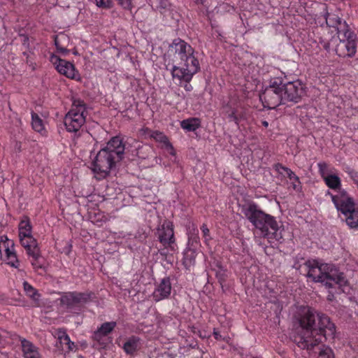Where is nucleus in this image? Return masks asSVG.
I'll list each match as a JSON object with an SVG mask.
<instances>
[{
  "label": "nucleus",
  "instance_id": "9d476101",
  "mask_svg": "<svg viewBox=\"0 0 358 358\" xmlns=\"http://www.w3.org/2000/svg\"><path fill=\"white\" fill-rule=\"evenodd\" d=\"M243 213L248 220L258 229H265L266 213L255 203H250L243 208Z\"/></svg>",
  "mask_w": 358,
  "mask_h": 358
},
{
  "label": "nucleus",
  "instance_id": "c85d7f7f",
  "mask_svg": "<svg viewBox=\"0 0 358 358\" xmlns=\"http://www.w3.org/2000/svg\"><path fill=\"white\" fill-rule=\"evenodd\" d=\"M317 358H334V354L330 347L322 345L320 349Z\"/></svg>",
  "mask_w": 358,
  "mask_h": 358
},
{
  "label": "nucleus",
  "instance_id": "b1692460",
  "mask_svg": "<svg viewBox=\"0 0 358 358\" xmlns=\"http://www.w3.org/2000/svg\"><path fill=\"white\" fill-rule=\"evenodd\" d=\"M325 185L333 190L340 191V189H344L342 188L341 180L340 177L334 173H331L328 176H326L323 180Z\"/></svg>",
  "mask_w": 358,
  "mask_h": 358
},
{
  "label": "nucleus",
  "instance_id": "393cba45",
  "mask_svg": "<svg viewBox=\"0 0 358 358\" xmlns=\"http://www.w3.org/2000/svg\"><path fill=\"white\" fill-rule=\"evenodd\" d=\"M201 126V121L199 118L191 117L182 120L180 122L182 129L187 131H194Z\"/></svg>",
  "mask_w": 358,
  "mask_h": 358
},
{
  "label": "nucleus",
  "instance_id": "6ab92c4d",
  "mask_svg": "<svg viewBox=\"0 0 358 358\" xmlns=\"http://www.w3.org/2000/svg\"><path fill=\"white\" fill-rule=\"evenodd\" d=\"M29 257L32 258L31 263L35 270L42 268L43 267L42 257L41 256L40 249L37 245L28 248L26 249Z\"/></svg>",
  "mask_w": 358,
  "mask_h": 358
},
{
  "label": "nucleus",
  "instance_id": "a211bd4d",
  "mask_svg": "<svg viewBox=\"0 0 358 358\" xmlns=\"http://www.w3.org/2000/svg\"><path fill=\"white\" fill-rule=\"evenodd\" d=\"M24 358H41L38 348L31 341L20 338Z\"/></svg>",
  "mask_w": 358,
  "mask_h": 358
},
{
  "label": "nucleus",
  "instance_id": "4468645a",
  "mask_svg": "<svg viewBox=\"0 0 358 358\" xmlns=\"http://www.w3.org/2000/svg\"><path fill=\"white\" fill-rule=\"evenodd\" d=\"M4 250L6 263L12 267L18 268L20 263L15 252L13 241L8 239L7 236H1L0 250Z\"/></svg>",
  "mask_w": 358,
  "mask_h": 358
},
{
  "label": "nucleus",
  "instance_id": "a878e982",
  "mask_svg": "<svg viewBox=\"0 0 358 358\" xmlns=\"http://www.w3.org/2000/svg\"><path fill=\"white\" fill-rule=\"evenodd\" d=\"M31 125L36 131L42 135H45L46 134V130L43 120L35 113H31Z\"/></svg>",
  "mask_w": 358,
  "mask_h": 358
},
{
  "label": "nucleus",
  "instance_id": "a19ab883",
  "mask_svg": "<svg viewBox=\"0 0 358 358\" xmlns=\"http://www.w3.org/2000/svg\"><path fill=\"white\" fill-rule=\"evenodd\" d=\"M66 346H67L68 350L70 351H73V350H76V348L75 343L73 342H72L71 341H69V343L66 344Z\"/></svg>",
  "mask_w": 358,
  "mask_h": 358
},
{
  "label": "nucleus",
  "instance_id": "412c9836",
  "mask_svg": "<svg viewBox=\"0 0 358 358\" xmlns=\"http://www.w3.org/2000/svg\"><path fill=\"white\" fill-rule=\"evenodd\" d=\"M23 289L27 296L33 301L35 306H39L41 294L38 290L27 281L23 282Z\"/></svg>",
  "mask_w": 358,
  "mask_h": 358
},
{
  "label": "nucleus",
  "instance_id": "f704fd0d",
  "mask_svg": "<svg viewBox=\"0 0 358 358\" xmlns=\"http://www.w3.org/2000/svg\"><path fill=\"white\" fill-rule=\"evenodd\" d=\"M96 5L102 8H109L112 6V0H94Z\"/></svg>",
  "mask_w": 358,
  "mask_h": 358
},
{
  "label": "nucleus",
  "instance_id": "7ed1b4c3",
  "mask_svg": "<svg viewBox=\"0 0 358 358\" xmlns=\"http://www.w3.org/2000/svg\"><path fill=\"white\" fill-rule=\"evenodd\" d=\"M124 150L121 138L115 136L99 151L92 164V171L98 179L107 176L117 163L123 159Z\"/></svg>",
  "mask_w": 358,
  "mask_h": 358
},
{
  "label": "nucleus",
  "instance_id": "c03bdc74",
  "mask_svg": "<svg viewBox=\"0 0 358 358\" xmlns=\"http://www.w3.org/2000/svg\"><path fill=\"white\" fill-rule=\"evenodd\" d=\"M262 124L265 127H268V122L266 120L262 121Z\"/></svg>",
  "mask_w": 358,
  "mask_h": 358
},
{
  "label": "nucleus",
  "instance_id": "1a4fd4ad",
  "mask_svg": "<svg viewBox=\"0 0 358 358\" xmlns=\"http://www.w3.org/2000/svg\"><path fill=\"white\" fill-rule=\"evenodd\" d=\"M281 90L285 104L289 101L298 103L304 94L303 85L299 80L285 84L281 83Z\"/></svg>",
  "mask_w": 358,
  "mask_h": 358
},
{
  "label": "nucleus",
  "instance_id": "bb28decb",
  "mask_svg": "<svg viewBox=\"0 0 358 358\" xmlns=\"http://www.w3.org/2000/svg\"><path fill=\"white\" fill-rule=\"evenodd\" d=\"M320 10L323 13L322 19L318 17V20L320 21L322 20L324 21L325 22H327L328 20H329L333 22H341V19L337 15L334 14H330L328 13L327 8L325 4H321L320 6Z\"/></svg>",
  "mask_w": 358,
  "mask_h": 358
},
{
  "label": "nucleus",
  "instance_id": "ea45409f",
  "mask_svg": "<svg viewBox=\"0 0 358 358\" xmlns=\"http://www.w3.org/2000/svg\"><path fill=\"white\" fill-rule=\"evenodd\" d=\"M55 45L57 47V51L59 53H61L62 55H67L69 53V51L66 48L61 47V46L59 45V43H58V41H57V39H55Z\"/></svg>",
  "mask_w": 358,
  "mask_h": 358
},
{
  "label": "nucleus",
  "instance_id": "c9c22d12",
  "mask_svg": "<svg viewBox=\"0 0 358 358\" xmlns=\"http://www.w3.org/2000/svg\"><path fill=\"white\" fill-rule=\"evenodd\" d=\"M58 339L61 344L66 345L69 343L71 341L70 337L66 334L65 331H59L58 335Z\"/></svg>",
  "mask_w": 358,
  "mask_h": 358
},
{
  "label": "nucleus",
  "instance_id": "f8f14e48",
  "mask_svg": "<svg viewBox=\"0 0 358 358\" xmlns=\"http://www.w3.org/2000/svg\"><path fill=\"white\" fill-rule=\"evenodd\" d=\"M50 60L60 74H62L71 79L76 78L77 72L72 63L62 59L54 54L50 56Z\"/></svg>",
  "mask_w": 358,
  "mask_h": 358
},
{
  "label": "nucleus",
  "instance_id": "0eeeda50",
  "mask_svg": "<svg viewBox=\"0 0 358 358\" xmlns=\"http://www.w3.org/2000/svg\"><path fill=\"white\" fill-rule=\"evenodd\" d=\"M264 107L270 109L275 108L280 104H285L281 90V82L274 80L271 83L264 92L259 96Z\"/></svg>",
  "mask_w": 358,
  "mask_h": 358
},
{
  "label": "nucleus",
  "instance_id": "4c0bfd02",
  "mask_svg": "<svg viewBox=\"0 0 358 358\" xmlns=\"http://www.w3.org/2000/svg\"><path fill=\"white\" fill-rule=\"evenodd\" d=\"M275 170L279 173L282 175L284 173H287V170H289V169L287 167L284 166L281 164H276L274 166Z\"/></svg>",
  "mask_w": 358,
  "mask_h": 358
},
{
  "label": "nucleus",
  "instance_id": "6e6552de",
  "mask_svg": "<svg viewBox=\"0 0 358 358\" xmlns=\"http://www.w3.org/2000/svg\"><path fill=\"white\" fill-rule=\"evenodd\" d=\"M336 209L339 214L343 215L346 224L350 229H358V205L355 199L350 196Z\"/></svg>",
  "mask_w": 358,
  "mask_h": 358
},
{
  "label": "nucleus",
  "instance_id": "72a5a7b5",
  "mask_svg": "<svg viewBox=\"0 0 358 358\" xmlns=\"http://www.w3.org/2000/svg\"><path fill=\"white\" fill-rule=\"evenodd\" d=\"M285 174L287 176L290 180L293 181L294 189H297V185L296 184V182L300 184L299 177L290 169L289 170H287V173Z\"/></svg>",
  "mask_w": 358,
  "mask_h": 358
},
{
  "label": "nucleus",
  "instance_id": "f3484780",
  "mask_svg": "<svg viewBox=\"0 0 358 358\" xmlns=\"http://www.w3.org/2000/svg\"><path fill=\"white\" fill-rule=\"evenodd\" d=\"M89 299V296L80 292H68L61 297V303L66 306H73L76 304L85 303Z\"/></svg>",
  "mask_w": 358,
  "mask_h": 358
},
{
  "label": "nucleus",
  "instance_id": "c756f323",
  "mask_svg": "<svg viewBox=\"0 0 358 358\" xmlns=\"http://www.w3.org/2000/svg\"><path fill=\"white\" fill-rule=\"evenodd\" d=\"M196 252L194 250L187 249L184 254V263L186 265L193 264L195 262Z\"/></svg>",
  "mask_w": 358,
  "mask_h": 358
},
{
  "label": "nucleus",
  "instance_id": "f03ea898",
  "mask_svg": "<svg viewBox=\"0 0 358 358\" xmlns=\"http://www.w3.org/2000/svg\"><path fill=\"white\" fill-rule=\"evenodd\" d=\"M168 52L178 64V66L173 65L171 69L173 78L189 83L200 69L199 61L194 55V49L185 41L176 38L169 45Z\"/></svg>",
  "mask_w": 358,
  "mask_h": 358
},
{
  "label": "nucleus",
  "instance_id": "dca6fc26",
  "mask_svg": "<svg viewBox=\"0 0 358 358\" xmlns=\"http://www.w3.org/2000/svg\"><path fill=\"white\" fill-rule=\"evenodd\" d=\"M158 236L160 243L164 246H170L174 243V232L170 222H166L162 225L158 230Z\"/></svg>",
  "mask_w": 358,
  "mask_h": 358
},
{
  "label": "nucleus",
  "instance_id": "39448f33",
  "mask_svg": "<svg viewBox=\"0 0 358 358\" xmlns=\"http://www.w3.org/2000/svg\"><path fill=\"white\" fill-rule=\"evenodd\" d=\"M338 24L339 26H332L336 29L338 37L340 38V43L336 50V53L339 57H352L357 52L355 35L348 29L346 24Z\"/></svg>",
  "mask_w": 358,
  "mask_h": 358
},
{
  "label": "nucleus",
  "instance_id": "ddd939ff",
  "mask_svg": "<svg viewBox=\"0 0 358 358\" xmlns=\"http://www.w3.org/2000/svg\"><path fill=\"white\" fill-rule=\"evenodd\" d=\"M262 235L270 241H280L282 238V229L278 226L274 217L267 215L265 229L259 230Z\"/></svg>",
  "mask_w": 358,
  "mask_h": 358
},
{
  "label": "nucleus",
  "instance_id": "37998d69",
  "mask_svg": "<svg viewBox=\"0 0 358 358\" xmlns=\"http://www.w3.org/2000/svg\"><path fill=\"white\" fill-rule=\"evenodd\" d=\"M184 87L187 91H191L192 90V86L188 83L185 84Z\"/></svg>",
  "mask_w": 358,
  "mask_h": 358
},
{
  "label": "nucleus",
  "instance_id": "9b49d317",
  "mask_svg": "<svg viewBox=\"0 0 358 358\" xmlns=\"http://www.w3.org/2000/svg\"><path fill=\"white\" fill-rule=\"evenodd\" d=\"M18 229L20 243L25 249L37 245L36 239L32 236L31 225L27 217L21 220Z\"/></svg>",
  "mask_w": 358,
  "mask_h": 358
},
{
  "label": "nucleus",
  "instance_id": "7c9ffc66",
  "mask_svg": "<svg viewBox=\"0 0 358 358\" xmlns=\"http://www.w3.org/2000/svg\"><path fill=\"white\" fill-rule=\"evenodd\" d=\"M318 171L324 180L326 176H328L329 174L332 173L331 171L329 170V166L326 162H321L317 164Z\"/></svg>",
  "mask_w": 358,
  "mask_h": 358
},
{
  "label": "nucleus",
  "instance_id": "2f4dec72",
  "mask_svg": "<svg viewBox=\"0 0 358 358\" xmlns=\"http://www.w3.org/2000/svg\"><path fill=\"white\" fill-rule=\"evenodd\" d=\"M224 113L228 115V117L230 121H233L237 124L239 123L241 117L236 115L234 109H230L228 108V107H224Z\"/></svg>",
  "mask_w": 358,
  "mask_h": 358
},
{
  "label": "nucleus",
  "instance_id": "20e7f679",
  "mask_svg": "<svg viewBox=\"0 0 358 358\" xmlns=\"http://www.w3.org/2000/svg\"><path fill=\"white\" fill-rule=\"evenodd\" d=\"M308 268L307 276L314 282L324 283L328 288L334 287L335 285L342 287L346 283L343 273L338 271L332 264H323L318 260H308L305 263Z\"/></svg>",
  "mask_w": 358,
  "mask_h": 358
},
{
  "label": "nucleus",
  "instance_id": "423d86ee",
  "mask_svg": "<svg viewBox=\"0 0 358 358\" xmlns=\"http://www.w3.org/2000/svg\"><path fill=\"white\" fill-rule=\"evenodd\" d=\"M85 106L83 101L75 100L64 117V125L69 132H77L85 122Z\"/></svg>",
  "mask_w": 358,
  "mask_h": 358
},
{
  "label": "nucleus",
  "instance_id": "2eb2a0df",
  "mask_svg": "<svg viewBox=\"0 0 358 358\" xmlns=\"http://www.w3.org/2000/svg\"><path fill=\"white\" fill-rule=\"evenodd\" d=\"M171 292V284L169 278H164L156 286L153 293V299L158 302L167 299Z\"/></svg>",
  "mask_w": 358,
  "mask_h": 358
},
{
  "label": "nucleus",
  "instance_id": "4be33fe9",
  "mask_svg": "<svg viewBox=\"0 0 358 358\" xmlns=\"http://www.w3.org/2000/svg\"><path fill=\"white\" fill-rule=\"evenodd\" d=\"M326 196H329L331 197L332 203H334L336 209H337L338 208V204L341 205L350 195L345 189H340V191H336V194H333L328 190L326 192Z\"/></svg>",
  "mask_w": 358,
  "mask_h": 358
},
{
  "label": "nucleus",
  "instance_id": "79ce46f5",
  "mask_svg": "<svg viewBox=\"0 0 358 358\" xmlns=\"http://www.w3.org/2000/svg\"><path fill=\"white\" fill-rule=\"evenodd\" d=\"M20 36L22 38V40L23 41V45L29 46V44L27 43L29 40L28 37L26 35L23 34L20 35Z\"/></svg>",
  "mask_w": 358,
  "mask_h": 358
},
{
  "label": "nucleus",
  "instance_id": "f257e3e1",
  "mask_svg": "<svg viewBox=\"0 0 358 358\" xmlns=\"http://www.w3.org/2000/svg\"><path fill=\"white\" fill-rule=\"evenodd\" d=\"M299 327L296 328L294 342L299 348L309 353L322 342V338L334 339L336 327L329 317L317 313L310 308H303L298 318Z\"/></svg>",
  "mask_w": 358,
  "mask_h": 358
},
{
  "label": "nucleus",
  "instance_id": "e433bc0d",
  "mask_svg": "<svg viewBox=\"0 0 358 358\" xmlns=\"http://www.w3.org/2000/svg\"><path fill=\"white\" fill-rule=\"evenodd\" d=\"M118 5L126 10H131L132 8V0H115Z\"/></svg>",
  "mask_w": 358,
  "mask_h": 358
},
{
  "label": "nucleus",
  "instance_id": "aec40b11",
  "mask_svg": "<svg viewBox=\"0 0 358 358\" xmlns=\"http://www.w3.org/2000/svg\"><path fill=\"white\" fill-rule=\"evenodd\" d=\"M115 322H107L101 325V327L94 331L93 337L95 340L99 341L103 336H107L116 327Z\"/></svg>",
  "mask_w": 358,
  "mask_h": 358
},
{
  "label": "nucleus",
  "instance_id": "473e14b6",
  "mask_svg": "<svg viewBox=\"0 0 358 358\" xmlns=\"http://www.w3.org/2000/svg\"><path fill=\"white\" fill-rule=\"evenodd\" d=\"M154 138L157 141H159L163 143L164 145H166V147L170 148L171 150H173V147H172L171 144L169 143L168 138L165 135H164L162 133L156 132L154 136Z\"/></svg>",
  "mask_w": 358,
  "mask_h": 358
},
{
  "label": "nucleus",
  "instance_id": "5701e85b",
  "mask_svg": "<svg viewBox=\"0 0 358 358\" xmlns=\"http://www.w3.org/2000/svg\"><path fill=\"white\" fill-rule=\"evenodd\" d=\"M141 348V339L136 336L129 338L124 344L123 349L128 355H134Z\"/></svg>",
  "mask_w": 358,
  "mask_h": 358
},
{
  "label": "nucleus",
  "instance_id": "cd10ccee",
  "mask_svg": "<svg viewBox=\"0 0 358 358\" xmlns=\"http://www.w3.org/2000/svg\"><path fill=\"white\" fill-rule=\"evenodd\" d=\"M198 229L194 226V224H192L191 227H189L187 235H188V244L193 245L194 243H199V236H198Z\"/></svg>",
  "mask_w": 358,
  "mask_h": 358
},
{
  "label": "nucleus",
  "instance_id": "58836bf2",
  "mask_svg": "<svg viewBox=\"0 0 358 358\" xmlns=\"http://www.w3.org/2000/svg\"><path fill=\"white\" fill-rule=\"evenodd\" d=\"M201 231L203 232V237L205 238L206 241L210 240V231H209V229L207 227L206 224H203L201 226Z\"/></svg>",
  "mask_w": 358,
  "mask_h": 358
}]
</instances>
